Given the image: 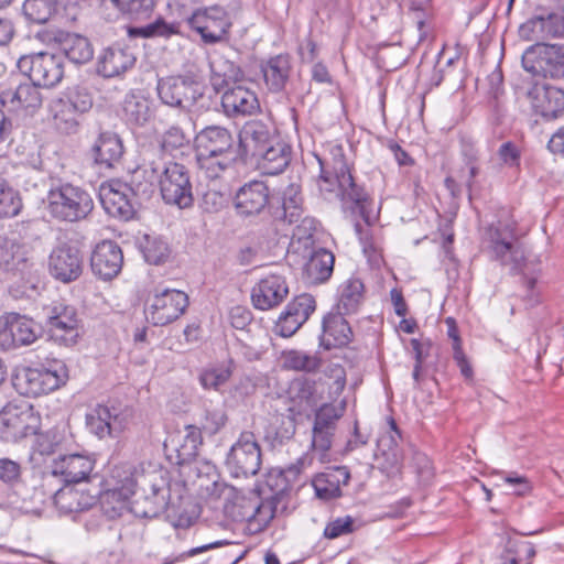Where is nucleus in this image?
<instances>
[{"label":"nucleus","mask_w":564,"mask_h":564,"mask_svg":"<svg viewBox=\"0 0 564 564\" xmlns=\"http://www.w3.org/2000/svg\"><path fill=\"white\" fill-rule=\"evenodd\" d=\"M167 482L159 470L132 473L130 469L112 470L109 488L100 494L102 503L123 505L135 496L133 512L142 518H154L169 505L166 500Z\"/></svg>","instance_id":"f257e3e1"},{"label":"nucleus","mask_w":564,"mask_h":564,"mask_svg":"<svg viewBox=\"0 0 564 564\" xmlns=\"http://www.w3.org/2000/svg\"><path fill=\"white\" fill-rule=\"evenodd\" d=\"M321 174L317 181L321 194L325 199L339 198L344 203H352L364 213L368 203V194L352 177L345 161L343 148L335 145L330 158L319 159Z\"/></svg>","instance_id":"f03ea898"},{"label":"nucleus","mask_w":564,"mask_h":564,"mask_svg":"<svg viewBox=\"0 0 564 564\" xmlns=\"http://www.w3.org/2000/svg\"><path fill=\"white\" fill-rule=\"evenodd\" d=\"M198 169L209 180L219 178L236 161L234 137L220 126L202 129L194 140Z\"/></svg>","instance_id":"7ed1b4c3"},{"label":"nucleus","mask_w":564,"mask_h":564,"mask_svg":"<svg viewBox=\"0 0 564 564\" xmlns=\"http://www.w3.org/2000/svg\"><path fill=\"white\" fill-rule=\"evenodd\" d=\"M143 183H151V195L159 183L163 200L180 208L193 205V187L188 170L177 162L153 160L139 167Z\"/></svg>","instance_id":"20e7f679"},{"label":"nucleus","mask_w":564,"mask_h":564,"mask_svg":"<svg viewBox=\"0 0 564 564\" xmlns=\"http://www.w3.org/2000/svg\"><path fill=\"white\" fill-rule=\"evenodd\" d=\"M138 167L130 183H110L101 185L99 197L105 210L112 217L123 220L133 218L137 207L151 197V183H143Z\"/></svg>","instance_id":"39448f33"},{"label":"nucleus","mask_w":564,"mask_h":564,"mask_svg":"<svg viewBox=\"0 0 564 564\" xmlns=\"http://www.w3.org/2000/svg\"><path fill=\"white\" fill-rule=\"evenodd\" d=\"M50 215L59 221L77 223L86 219L94 209L87 191L68 182H54L46 196Z\"/></svg>","instance_id":"423d86ee"},{"label":"nucleus","mask_w":564,"mask_h":564,"mask_svg":"<svg viewBox=\"0 0 564 564\" xmlns=\"http://www.w3.org/2000/svg\"><path fill=\"white\" fill-rule=\"evenodd\" d=\"M67 379V367L63 361L55 360L50 367L19 369L13 378V386L20 394L36 398L58 389Z\"/></svg>","instance_id":"0eeeda50"},{"label":"nucleus","mask_w":564,"mask_h":564,"mask_svg":"<svg viewBox=\"0 0 564 564\" xmlns=\"http://www.w3.org/2000/svg\"><path fill=\"white\" fill-rule=\"evenodd\" d=\"M93 107V97L87 88L75 86L67 88L61 97L52 101L51 111L56 128L73 133L79 126L80 117Z\"/></svg>","instance_id":"6e6552de"},{"label":"nucleus","mask_w":564,"mask_h":564,"mask_svg":"<svg viewBox=\"0 0 564 564\" xmlns=\"http://www.w3.org/2000/svg\"><path fill=\"white\" fill-rule=\"evenodd\" d=\"M17 65L31 82L45 88L56 86L64 76V56L62 54L40 52L23 55Z\"/></svg>","instance_id":"1a4fd4ad"},{"label":"nucleus","mask_w":564,"mask_h":564,"mask_svg":"<svg viewBox=\"0 0 564 564\" xmlns=\"http://www.w3.org/2000/svg\"><path fill=\"white\" fill-rule=\"evenodd\" d=\"M485 241L492 257L499 260L502 265H509L511 271L521 268L524 252L514 241L513 223L498 220L490 225L486 231Z\"/></svg>","instance_id":"9d476101"},{"label":"nucleus","mask_w":564,"mask_h":564,"mask_svg":"<svg viewBox=\"0 0 564 564\" xmlns=\"http://www.w3.org/2000/svg\"><path fill=\"white\" fill-rule=\"evenodd\" d=\"M40 416L26 402L9 403L0 411V435L7 442H18L37 433Z\"/></svg>","instance_id":"9b49d317"},{"label":"nucleus","mask_w":564,"mask_h":564,"mask_svg":"<svg viewBox=\"0 0 564 564\" xmlns=\"http://www.w3.org/2000/svg\"><path fill=\"white\" fill-rule=\"evenodd\" d=\"M261 449L256 435L250 431L240 433L226 458L228 470L234 477L254 476L261 468Z\"/></svg>","instance_id":"f8f14e48"},{"label":"nucleus","mask_w":564,"mask_h":564,"mask_svg":"<svg viewBox=\"0 0 564 564\" xmlns=\"http://www.w3.org/2000/svg\"><path fill=\"white\" fill-rule=\"evenodd\" d=\"M133 411L129 406L97 405L86 415L88 430L99 438L117 437L130 424Z\"/></svg>","instance_id":"ddd939ff"},{"label":"nucleus","mask_w":564,"mask_h":564,"mask_svg":"<svg viewBox=\"0 0 564 564\" xmlns=\"http://www.w3.org/2000/svg\"><path fill=\"white\" fill-rule=\"evenodd\" d=\"M187 305L188 297L184 292L165 289L149 299L144 308L145 318L154 326H165L176 321Z\"/></svg>","instance_id":"4468645a"},{"label":"nucleus","mask_w":564,"mask_h":564,"mask_svg":"<svg viewBox=\"0 0 564 564\" xmlns=\"http://www.w3.org/2000/svg\"><path fill=\"white\" fill-rule=\"evenodd\" d=\"M156 90L164 105L178 109L189 108L203 97L202 85L194 78L185 76L161 78Z\"/></svg>","instance_id":"2eb2a0df"},{"label":"nucleus","mask_w":564,"mask_h":564,"mask_svg":"<svg viewBox=\"0 0 564 564\" xmlns=\"http://www.w3.org/2000/svg\"><path fill=\"white\" fill-rule=\"evenodd\" d=\"M40 336L39 328L32 318L19 313L0 316V348L12 350L32 345Z\"/></svg>","instance_id":"dca6fc26"},{"label":"nucleus","mask_w":564,"mask_h":564,"mask_svg":"<svg viewBox=\"0 0 564 564\" xmlns=\"http://www.w3.org/2000/svg\"><path fill=\"white\" fill-rule=\"evenodd\" d=\"M270 197V188L263 181H250L240 186L234 196L236 214L243 219L262 216L273 208Z\"/></svg>","instance_id":"f3484780"},{"label":"nucleus","mask_w":564,"mask_h":564,"mask_svg":"<svg viewBox=\"0 0 564 564\" xmlns=\"http://www.w3.org/2000/svg\"><path fill=\"white\" fill-rule=\"evenodd\" d=\"M188 24L208 44L221 41L231 26L227 11L220 6L197 9L188 18Z\"/></svg>","instance_id":"a211bd4d"},{"label":"nucleus","mask_w":564,"mask_h":564,"mask_svg":"<svg viewBox=\"0 0 564 564\" xmlns=\"http://www.w3.org/2000/svg\"><path fill=\"white\" fill-rule=\"evenodd\" d=\"M48 272L57 281L69 283L83 273L79 249L69 242H59L48 256Z\"/></svg>","instance_id":"6ab92c4d"},{"label":"nucleus","mask_w":564,"mask_h":564,"mask_svg":"<svg viewBox=\"0 0 564 564\" xmlns=\"http://www.w3.org/2000/svg\"><path fill=\"white\" fill-rule=\"evenodd\" d=\"M46 325L51 338L64 346H73L79 337L76 310L64 304L48 308Z\"/></svg>","instance_id":"aec40b11"},{"label":"nucleus","mask_w":564,"mask_h":564,"mask_svg":"<svg viewBox=\"0 0 564 564\" xmlns=\"http://www.w3.org/2000/svg\"><path fill=\"white\" fill-rule=\"evenodd\" d=\"M542 51L535 63L530 64L534 50L525 51L522 57L523 67L532 74L543 73L544 77L561 78L564 76V45H541Z\"/></svg>","instance_id":"412c9836"},{"label":"nucleus","mask_w":564,"mask_h":564,"mask_svg":"<svg viewBox=\"0 0 564 564\" xmlns=\"http://www.w3.org/2000/svg\"><path fill=\"white\" fill-rule=\"evenodd\" d=\"M315 299L307 293L295 296L281 314L275 329L282 337H291L315 311Z\"/></svg>","instance_id":"4be33fe9"},{"label":"nucleus","mask_w":564,"mask_h":564,"mask_svg":"<svg viewBox=\"0 0 564 564\" xmlns=\"http://www.w3.org/2000/svg\"><path fill=\"white\" fill-rule=\"evenodd\" d=\"M95 460L82 454L62 455L53 459L52 475L59 477L65 484H78L89 480Z\"/></svg>","instance_id":"5701e85b"},{"label":"nucleus","mask_w":564,"mask_h":564,"mask_svg":"<svg viewBox=\"0 0 564 564\" xmlns=\"http://www.w3.org/2000/svg\"><path fill=\"white\" fill-rule=\"evenodd\" d=\"M289 294V285L284 276L269 274L262 278L251 290V301L256 308L271 310L280 305Z\"/></svg>","instance_id":"b1692460"},{"label":"nucleus","mask_w":564,"mask_h":564,"mask_svg":"<svg viewBox=\"0 0 564 564\" xmlns=\"http://www.w3.org/2000/svg\"><path fill=\"white\" fill-rule=\"evenodd\" d=\"M389 423L391 431L378 440V454L376 458L379 469L388 477H393L401 471L403 453L399 446L401 433L397 427L395 421L391 419Z\"/></svg>","instance_id":"393cba45"},{"label":"nucleus","mask_w":564,"mask_h":564,"mask_svg":"<svg viewBox=\"0 0 564 564\" xmlns=\"http://www.w3.org/2000/svg\"><path fill=\"white\" fill-rule=\"evenodd\" d=\"M123 263V254L120 247L105 240L96 246L91 253L90 267L95 275L102 280H111L119 274Z\"/></svg>","instance_id":"a878e982"},{"label":"nucleus","mask_w":564,"mask_h":564,"mask_svg":"<svg viewBox=\"0 0 564 564\" xmlns=\"http://www.w3.org/2000/svg\"><path fill=\"white\" fill-rule=\"evenodd\" d=\"M519 35L540 46L544 40L564 35V18L556 13H550L547 17H533L520 25Z\"/></svg>","instance_id":"bb28decb"},{"label":"nucleus","mask_w":564,"mask_h":564,"mask_svg":"<svg viewBox=\"0 0 564 564\" xmlns=\"http://www.w3.org/2000/svg\"><path fill=\"white\" fill-rule=\"evenodd\" d=\"M279 138L275 128L261 120L246 122L239 133V143L246 155L252 156Z\"/></svg>","instance_id":"cd10ccee"},{"label":"nucleus","mask_w":564,"mask_h":564,"mask_svg":"<svg viewBox=\"0 0 564 564\" xmlns=\"http://www.w3.org/2000/svg\"><path fill=\"white\" fill-rule=\"evenodd\" d=\"M135 63L133 51L120 43L107 47L99 57L98 72L104 77H116L126 73Z\"/></svg>","instance_id":"c85d7f7f"},{"label":"nucleus","mask_w":564,"mask_h":564,"mask_svg":"<svg viewBox=\"0 0 564 564\" xmlns=\"http://www.w3.org/2000/svg\"><path fill=\"white\" fill-rule=\"evenodd\" d=\"M221 106L225 113L234 118L252 115L259 109V100L252 90L241 85H235L223 93Z\"/></svg>","instance_id":"c756f323"},{"label":"nucleus","mask_w":564,"mask_h":564,"mask_svg":"<svg viewBox=\"0 0 564 564\" xmlns=\"http://www.w3.org/2000/svg\"><path fill=\"white\" fill-rule=\"evenodd\" d=\"M252 158L256 159L263 174L276 175L282 173L290 163V147L279 137Z\"/></svg>","instance_id":"7c9ffc66"},{"label":"nucleus","mask_w":564,"mask_h":564,"mask_svg":"<svg viewBox=\"0 0 564 564\" xmlns=\"http://www.w3.org/2000/svg\"><path fill=\"white\" fill-rule=\"evenodd\" d=\"M40 87L31 82L20 84L15 88L2 89L0 91V104L13 111L20 108H39L42 105Z\"/></svg>","instance_id":"2f4dec72"},{"label":"nucleus","mask_w":564,"mask_h":564,"mask_svg":"<svg viewBox=\"0 0 564 564\" xmlns=\"http://www.w3.org/2000/svg\"><path fill=\"white\" fill-rule=\"evenodd\" d=\"M265 86L273 93H280L285 88L292 72L289 54H279L261 63Z\"/></svg>","instance_id":"473e14b6"},{"label":"nucleus","mask_w":564,"mask_h":564,"mask_svg":"<svg viewBox=\"0 0 564 564\" xmlns=\"http://www.w3.org/2000/svg\"><path fill=\"white\" fill-rule=\"evenodd\" d=\"M54 41L61 46L62 55L75 64H85L93 58V47L85 36L58 30Z\"/></svg>","instance_id":"72a5a7b5"},{"label":"nucleus","mask_w":564,"mask_h":564,"mask_svg":"<svg viewBox=\"0 0 564 564\" xmlns=\"http://www.w3.org/2000/svg\"><path fill=\"white\" fill-rule=\"evenodd\" d=\"M91 151L95 162L109 169L121 161L124 148L118 134L106 131L99 134Z\"/></svg>","instance_id":"f704fd0d"},{"label":"nucleus","mask_w":564,"mask_h":564,"mask_svg":"<svg viewBox=\"0 0 564 564\" xmlns=\"http://www.w3.org/2000/svg\"><path fill=\"white\" fill-rule=\"evenodd\" d=\"M344 313L329 314L323 321V334L321 343L326 349L347 345L352 336Z\"/></svg>","instance_id":"c9c22d12"},{"label":"nucleus","mask_w":564,"mask_h":564,"mask_svg":"<svg viewBox=\"0 0 564 564\" xmlns=\"http://www.w3.org/2000/svg\"><path fill=\"white\" fill-rule=\"evenodd\" d=\"M97 496L75 487H65L55 492L54 503L64 513L79 512L95 506Z\"/></svg>","instance_id":"e433bc0d"},{"label":"nucleus","mask_w":564,"mask_h":564,"mask_svg":"<svg viewBox=\"0 0 564 564\" xmlns=\"http://www.w3.org/2000/svg\"><path fill=\"white\" fill-rule=\"evenodd\" d=\"M335 257L326 249H318L312 252L304 265L303 275L310 284H321L327 281L334 270Z\"/></svg>","instance_id":"4c0bfd02"},{"label":"nucleus","mask_w":564,"mask_h":564,"mask_svg":"<svg viewBox=\"0 0 564 564\" xmlns=\"http://www.w3.org/2000/svg\"><path fill=\"white\" fill-rule=\"evenodd\" d=\"M279 203L280 206L271 212V215L274 219L293 224L301 218L303 214V197L297 185H289L283 191Z\"/></svg>","instance_id":"58836bf2"},{"label":"nucleus","mask_w":564,"mask_h":564,"mask_svg":"<svg viewBox=\"0 0 564 564\" xmlns=\"http://www.w3.org/2000/svg\"><path fill=\"white\" fill-rule=\"evenodd\" d=\"M536 111L546 120H553L564 113V90L555 86H543L536 91Z\"/></svg>","instance_id":"ea45409f"},{"label":"nucleus","mask_w":564,"mask_h":564,"mask_svg":"<svg viewBox=\"0 0 564 564\" xmlns=\"http://www.w3.org/2000/svg\"><path fill=\"white\" fill-rule=\"evenodd\" d=\"M122 110L126 121L134 126H144L152 115L150 100L139 93L126 95Z\"/></svg>","instance_id":"a19ab883"},{"label":"nucleus","mask_w":564,"mask_h":564,"mask_svg":"<svg viewBox=\"0 0 564 564\" xmlns=\"http://www.w3.org/2000/svg\"><path fill=\"white\" fill-rule=\"evenodd\" d=\"M365 285L358 278H350L340 286L338 312L355 314L364 301Z\"/></svg>","instance_id":"79ce46f5"},{"label":"nucleus","mask_w":564,"mask_h":564,"mask_svg":"<svg viewBox=\"0 0 564 564\" xmlns=\"http://www.w3.org/2000/svg\"><path fill=\"white\" fill-rule=\"evenodd\" d=\"M21 473L20 464L9 458H0V479L4 482L13 484V497L10 498V503L15 505L19 508H23V505L29 500V497L22 495V490L25 487L18 481Z\"/></svg>","instance_id":"37998d69"},{"label":"nucleus","mask_w":564,"mask_h":564,"mask_svg":"<svg viewBox=\"0 0 564 564\" xmlns=\"http://www.w3.org/2000/svg\"><path fill=\"white\" fill-rule=\"evenodd\" d=\"M139 248L145 261L154 265L164 263L171 254L169 243L158 236H143L139 242Z\"/></svg>","instance_id":"c03bdc74"},{"label":"nucleus","mask_w":564,"mask_h":564,"mask_svg":"<svg viewBox=\"0 0 564 564\" xmlns=\"http://www.w3.org/2000/svg\"><path fill=\"white\" fill-rule=\"evenodd\" d=\"M282 364L285 369L314 372L321 367V359L316 354L291 349L282 352Z\"/></svg>","instance_id":"a18cd8bd"},{"label":"nucleus","mask_w":564,"mask_h":564,"mask_svg":"<svg viewBox=\"0 0 564 564\" xmlns=\"http://www.w3.org/2000/svg\"><path fill=\"white\" fill-rule=\"evenodd\" d=\"M186 434L183 442L176 447L177 460L176 464L184 465L191 463L198 455L199 446L203 443L200 429L194 425L185 427Z\"/></svg>","instance_id":"49530a36"},{"label":"nucleus","mask_w":564,"mask_h":564,"mask_svg":"<svg viewBox=\"0 0 564 564\" xmlns=\"http://www.w3.org/2000/svg\"><path fill=\"white\" fill-rule=\"evenodd\" d=\"M535 555L534 545L523 540H509L507 543L503 564H530Z\"/></svg>","instance_id":"de8ad7c7"},{"label":"nucleus","mask_w":564,"mask_h":564,"mask_svg":"<svg viewBox=\"0 0 564 564\" xmlns=\"http://www.w3.org/2000/svg\"><path fill=\"white\" fill-rule=\"evenodd\" d=\"M55 10L52 0H25L22 12L30 22L43 24L46 23Z\"/></svg>","instance_id":"09e8293b"},{"label":"nucleus","mask_w":564,"mask_h":564,"mask_svg":"<svg viewBox=\"0 0 564 564\" xmlns=\"http://www.w3.org/2000/svg\"><path fill=\"white\" fill-rule=\"evenodd\" d=\"M22 208L21 198L8 182L0 176V218L14 217Z\"/></svg>","instance_id":"8fccbe9b"},{"label":"nucleus","mask_w":564,"mask_h":564,"mask_svg":"<svg viewBox=\"0 0 564 564\" xmlns=\"http://www.w3.org/2000/svg\"><path fill=\"white\" fill-rule=\"evenodd\" d=\"M175 33H177L176 25L166 23L162 18H159L154 22L144 26H132L128 29V35L130 37H169Z\"/></svg>","instance_id":"3c124183"},{"label":"nucleus","mask_w":564,"mask_h":564,"mask_svg":"<svg viewBox=\"0 0 564 564\" xmlns=\"http://www.w3.org/2000/svg\"><path fill=\"white\" fill-rule=\"evenodd\" d=\"M209 67L213 75L221 78L226 84L236 82L242 76L240 67L223 55H214L209 61Z\"/></svg>","instance_id":"603ef678"},{"label":"nucleus","mask_w":564,"mask_h":564,"mask_svg":"<svg viewBox=\"0 0 564 564\" xmlns=\"http://www.w3.org/2000/svg\"><path fill=\"white\" fill-rule=\"evenodd\" d=\"M20 249L18 242L0 236V273L17 269L18 263L23 260Z\"/></svg>","instance_id":"864d4df0"},{"label":"nucleus","mask_w":564,"mask_h":564,"mask_svg":"<svg viewBox=\"0 0 564 564\" xmlns=\"http://www.w3.org/2000/svg\"><path fill=\"white\" fill-rule=\"evenodd\" d=\"M282 500V496L274 495L269 499L262 500L254 509L250 521L258 523V530L268 527L278 512V506Z\"/></svg>","instance_id":"5fc2aeb1"},{"label":"nucleus","mask_w":564,"mask_h":564,"mask_svg":"<svg viewBox=\"0 0 564 564\" xmlns=\"http://www.w3.org/2000/svg\"><path fill=\"white\" fill-rule=\"evenodd\" d=\"M230 194L227 191L210 187L203 193L199 207L204 213L217 214L229 204Z\"/></svg>","instance_id":"6e6d98bb"},{"label":"nucleus","mask_w":564,"mask_h":564,"mask_svg":"<svg viewBox=\"0 0 564 564\" xmlns=\"http://www.w3.org/2000/svg\"><path fill=\"white\" fill-rule=\"evenodd\" d=\"M344 408L334 404H324L315 413L314 426L335 431L337 421L343 416Z\"/></svg>","instance_id":"4d7b16f0"},{"label":"nucleus","mask_w":564,"mask_h":564,"mask_svg":"<svg viewBox=\"0 0 564 564\" xmlns=\"http://www.w3.org/2000/svg\"><path fill=\"white\" fill-rule=\"evenodd\" d=\"M230 376V367L220 366L203 371L199 381L205 389L219 390L229 380Z\"/></svg>","instance_id":"13d9d810"},{"label":"nucleus","mask_w":564,"mask_h":564,"mask_svg":"<svg viewBox=\"0 0 564 564\" xmlns=\"http://www.w3.org/2000/svg\"><path fill=\"white\" fill-rule=\"evenodd\" d=\"M113 4L134 19L147 18L154 8L153 0H113Z\"/></svg>","instance_id":"bf43d9fd"},{"label":"nucleus","mask_w":564,"mask_h":564,"mask_svg":"<svg viewBox=\"0 0 564 564\" xmlns=\"http://www.w3.org/2000/svg\"><path fill=\"white\" fill-rule=\"evenodd\" d=\"M189 135L178 126L170 127L162 137L161 147L165 151H172L188 147Z\"/></svg>","instance_id":"052dcab7"},{"label":"nucleus","mask_w":564,"mask_h":564,"mask_svg":"<svg viewBox=\"0 0 564 564\" xmlns=\"http://www.w3.org/2000/svg\"><path fill=\"white\" fill-rule=\"evenodd\" d=\"M227 423L226 412L221 409L206 410L202 429L209 435L218 433Z\"/></svg>","instance_id":"680f3d73"},{"label":"nucleus","mask_w":564,"mask_h":564,"mask_svg":"<svg viewBox=\"0 0 564 564\" xmlns=\"http://www.w3.org/2000/svg\"><path fill=\"white\" fill-rule=\"evenodd\" d=\"M352 530L354 519L350 516H346L330 521L324 530V536L327 539H336L352 532Z\"/></svg>","instance_id":"e2e57ef3"},{"label":"nucleus","mask_w":564,"mask_h":564,"mask_svg":"<svg viewBox=\"0 0 564 564\" xmlns=\"http://www.w3.org/2000/svg\"><path fill=\"white\" fill-rule=\"evenodd\" d=\"M500 161L509 167H519L521 160V151L519 147L511 142H503L497 152Z\"/></svg>","instance_id":"0e129e2a"},{"label":"nucleus","mask_w":564,"mask_h":564,"mask_svg":"<svg viewBox=\"0 0 564 564\" xmlns=\"http://www.w3.org/2000/svg\"><path fill=\"white\" fill-rule=\"evenodd\" d=\"M314 392V383L308 380H295L290 388L292 399L297 400L300 403H310L313 399Z\"/></svg>","instance_id":"69168bd1"},{"label":"nucleus","mask_w":564,"mask_h":564,"mask_svg":"<svg viewBox=\"0 0 564 564\" xmlns=\"http://www.w3.org/2000/svg\"><path fill=\"white\" fill-rule=\"evenodd\" d=\"M335 431L313 426L312 446L314 451L322 454L326 453L332 446V440Z\"/></svg>","instance_id":"338daca9"},{"label":"nucleus","mask_w":564,"mask_h":564,"mask_svg":"<svg viewBox=\"0 0 564 564\" xmlns=\"http://www.w3.org/2000/svg\"><path fill=\"white\" fill-rule=\"evenodd\" d=\"M229 318L236 329H245L252 319L251 312L243 306H234L229 312Z\"/></svg>","instance_id":"774afa93"}]
</instances>
